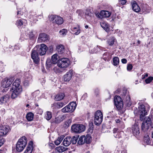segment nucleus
I'll list each match as a JSON object with an SVG mask.
<instances>
[{"instance_id": "nucleus-1", "label": "nucleus", "mask_w": 153, "mask_h": 153, "mask_svg": "<svg viewBox=\"0 0 153 153\" xmlns=\"http://www.w3.org/2000/svg\"><path fill=\"white\" fill-rule=\"evenodd\" d=\"M47 50L46 46L44 44H41L40 46H36L32 50L31 54L32 59L34 62L36 64L39 63V59L38 55H44Z\"/></svg>"}, {"instance_id": "nucleus-2", "label": "nucleus", "mask_w": 153, "mask_h": 153, "mask_svg": "<svg viewBox=\"0 0 153 153\" xmlns=\"http://www.w3.org/2000/svg\"><path fill=\"white\" fill-rule=\"evenodd\" d=\"M27 142V138L25 136H23L19 139L16 144L17 151L18 152H22L26 146Z\"/></svg>"}, {"instance_id": "nucleus-3", "label": "nucleus", "mask_w": 153, "mask_h": 153, "mask_svg": "<svg viewBox=\"0 0 153 153\" xmlns=\"http://www.w3.org/2000/svg\"><path fill=\"white\" fill-rule=\"evenodd\" d=\"M9 127L7 126H0V147L4 143L5 140L1 136H5L8 132Z\"/></svg>"}, {"instance_id": "nucleus-4", "label": "nucleus", "mask_w": 153, "mask_h": 153, "mask_svg": "<svg viewBox=\"0 0 153 153\" xmlns=\"http://www.w3.org/2000/svg\"><path fill=\"white\" fill-rule=\"evenodd\" d=\"M71 64V62L68 59L64 58L59 59L57 65L60 68H65L68 67Z\"/></svg>"}, {"instance_id": "nucleus-5", "label": "nucleus", "mask_w": 153, "mask_h": 153, "mask_svg": "<svg viewBox=\"0 0 153 153\" xmlns=\"http://www.w3.org/2000/svg\"><path fill=\"white\" fill-rule=\"evenodd\" d=\"M103 115L102 112L100 110H97L95 113L94 116V124L97 126L100 124L102 122Z\"/></svg>"}, {"instance_id": "nucleus-6", "label": "nucleus", "mask_w": 153, "mask_h": 153, "mask_svg": "<svg viewBox=\"0 0 153 153\" xmlns=\"http://www.w3.org/2000/svg\"><path fill=\"white\" fill-rule=\"evenodd\" d=\"M76 106V102H72L62 109V111L63 113L73 112L75 110Z\"/></svg>"}, {"instance_id": "nucleus-7", "label": "nucleus", "mask_w": 153, "mask_h": 153, "mask_svg": "<svg viewBox=\"0 0 153 153\" xmlns=\"http://www.w3.org/2000/svg\"><path fill=\"white\" fill-rule=\"evenodd\" d=\"M138 110L137 111L134 110V114H139L140 115V120H143L144 117L147 114V111L146 110L145 106L144 105H142L138 107Z\"/></svg>"}, {"instance_id": "nucleus-8", "label": "nucleus", "mask_w": 153, "mask_h": 153, "mask_svg": "<svg viewBox=\"0 0 153 153\" xmlns=\"http://www.w3.org/2000/svg\"><path fill=\"white\" fill-rule=\"evenodd\" d=\"M71 129L74 132L80 133L84 131L85 127L83 125L76 124L73 125L71 126Z\"/></svg>"}, {"instance_id": "nucleus-9", "label": "nucleus", "mask_w": 153, "mask_h": 153, "mask_svg": "<svg viewBox=\"0 0 153 153\" xmlns=\"http://www.w3.org/2000/svg\"><path fill=\"white\" fill-rule=\"evenodd\" d=\"M50 20L54 24L58 25L62 24L63 22L62 18L60 16L56 15H51L50 17Z\"/></svg>"}, {"instance_id": "nucleus-10", "label": "nucleus", "mask_w": 153, "mask_h": 153, "mask_svg": "<svg viewBox=\"0 0 153 153\" xmlns=\"http://www.w3.org/2000/svg\"><path fill=\"white\" fill-rule=\"evenodd\" d=\"M114 101L117 108L119 110H121L123 106V103L121 98L119 96H116L114 97Z\"/></svg>"}, {"instance_id": "nucleus-11", "label": "nucleus", "mask_w": 153, "mask_h": 153, "mask_svg": "<svg viewBox=\"0 0 153 153\" xmlns=\"http://www.w3.org/2000/svg\"><path fill=\"white\" fill-rule=\"evenodd\" d=\"M13 82L12 79L5 78L1 82V86L3 88H7L10 86Z\"/></svg>"}, {"instance_id": "nucleus-12", "label": "nucleus", "mask_w": 153, "mask_h": 153, "mask_svg": "<svg viewBox=\"0 0 153 153\" xmlns=\"http://www.w3.org/2000/svg\"><path fill=\"white\" fill-rule=\"evenodd\" d=\"M151 123V120L149 118H148L146 120L143 122L142 124V129L145 131L149 129Z\"/></svg>"}, {"instance_id": "nucleus-13", "label": "nucleus", "mask_w": 153, "mask_h": 153, "mask_svg": "<svg viewBox=\"0 0 153 153\" xmlns=\"http://www.w3.org/2000/svg\"><path fill=\"white\" fill-rule=\"evenodd\" d=\"M13 90L12 94L11 95V98L13 99H14L16 98L22 91V88L20 87L18 88H12Z\"/></svg>"}, {"instance_id": "nucleus-14", "label": "nucleus", "mask_w": 153, "mask_h": 153, "mask_svg": "<svg viewBox=\"0 0 153 153\" xmlns=\"http://www.w3.org/2000/svg\"><path fill=\"white\" fill-rule=\"evenodd\" d=\"M73 71L70 70L66 73L64 76V80L65 81L68 82L71 79L73 76Z\"/></svg>"}, {"instance_id": "nucleus-15", "label": "nucleus", "mask_w": 153, "mask_h": 153, "mask_svg": "<svg viewBox=\"0 0 153 153\" xmlns=\"http://www.w3.org/2000/svg\"><path fill=\"white\" fill-rule=\"evenodd\" d=\"M124 104L128 107H130L132 103L130 100V97L128 94L125 95L124 97Z\"/></svg>"}, {"instance_id": "nucleus-16", "label": "nucleus", "mask_w": 153, "mask_h": 153, "mask_svg": "<svg viewBox=\"0 0 153 153\" xmlns=\"http://www.w3.org/2000/svg\"><path fill=\"white\" fill-rule=\"evenodd\" d=\"M48 39V36L45 33H42L39 35L38 41L39 42H44L47 41Z\"/></svg>"}, {"instance_id": "nucleus-17", "label": "nucleus", "mask_w": 153, "mask_h": 153, "mask_svg": "<svg viewBox=\"0 0 153 153\" xmlns=\"http://www.w3.org/2000/svg\"><path fill=\"white\" fill-rule=\"evenodd\" d=\"M132 9L134 11L138 13L140 11L141 9L137 3L135 1H133L131 2Z\"/></svg>"}, {"instance_id": "nucleus-18", "label": "nucleus", "mask_w": 153, "mask_h": 153, "mask_svg": "<svg viewBox=\"0 0 153 153\" xmlns=\"http://www.w3.org/2000/svg\"><path fill=\"white\" fill-rule=\"evenodd\" d=\"M27 23V21L25 19H22L17 20L16 22V24L19 27L25 26Z\"/></svg>"}, {"instance_id": "nucleus-19", "label": "nucleus", "mask_w": 153, "mask_h": 153, "mask_svg": "<svg viewBox=\"0 0 153 153\" xmlns=\"http://www.w3.org/2000/svg\"><path fill=\"white\" fill-rule=\"evenodd\" d=\"M132 131L133 134L135 136H138L140 133L139 127L137 125L133 126L132 128Z\"/></svg>"}, {"instance_id": "nucleus-20", "label": "nucleus", "mask_w": 153, "mask_h": 153, "mask_svg": "<svg viewBox=\"0 0 153 153\" xmlns=\"http://www.w3.org/2000/svg\"><path fill=\"white\" fill-rule=\"evenodd\" d=\"M150 7L148 5L146 4H144L142 6L141 10L143 13L144 14H146L150 12Z\"/></svg>"}, {"instance_id": "nucleus-21", "label": "nucleus", "mask_w": 153, "mask_h": 153, "mask_svg": "<svg viewBox=\"0 0 153 153\" xmlns=\"http://www.w3.org/2000/svg\"><path fill=\"white\" fill-rule=\"evenodd\" d=\"M71 138L69 136H68L65 138L63 141V144L65 146H69L71 143Z\"/></svg>"}, {"instance_id": "nucleus-22", "label": "nucleus", "mask_w": 153, "mask_h": 153, "mask_svg": "<svg viewBox=\"0 0 153 153\" xmlns=\"http://www.w3.org/2000/svg\"><path fill=\"white\" fill-rule=\"evenodd\" d=\"M101 16L100 17L102 18V17H108L111 15V13L108 11L103 10L101 11L100 13Z\"/></svg>"}, {"instance_id": "nucleus-23", "label": "nucleus", "mask_w": 153, "mask_h": 153, "mask_svg": "<svg viewBox=\"0 0 153 153\" xmlns=\"http://www.w3.org/2000/svg\"><path fill=\"white\" fill-rule=\"evenodd\" d=\"M20 81L19 79H16L15 81L14 82L13 84V87L12 88H18L20 87L21 88H22V87L20 85Z\"/></svg>"}, {"instance_id": "nucleus-24", "label": "nucleus", "mask_w": 153, "mask_h": 153, "mask_svg": "<svg viewBox=\"0 0 153 153\" xmlns=\"http://www.w3.org/2000/svg\"><path fill=\"white\" fill-rule=\"evenodd\" d=\"M33 143L31 141L30 142L25 150L24 153H31L33 149Z\"/></svg>"}, {"instance_id": "nucleus-25", "label": "nucleus", "mask_w": 153, "mask_h": 153, "mask_svg": "<svg viewBox=\"0 0 153 153\" xmlns=\"http://www.w3.org/2000/svg\"><path fill=\"white\" fill-rule=\"evenodd\" d=\"M9 96L8 95H6L3 96L0 99V104L4 103L8 101Z\"/></svg>"}, {"instance_id": "nucleus-26", "label": "nucleus", "mask_w": 153, "mask_h": 153, "mask_svg": "<svg viewBox=\"0 0 153 153\" xmlns=\"http://www.w3.org/2000/svg\"><path fill=\"white\" fill-rule=\"evenodd\" d=\"M116 41V39L114 37L111 36L107 40V42L108 45L111 46H112Z\"/></svg>"}, {"instance_id": "nucleus-27", "label": "nucleus", "mask_w": 153, "mask_h": 153, "mask_svg": "<svg viewBox=\"0 0 153 153\" xmlns=\"http://www.w3.org/2000/svg\"><path fill=\"white\" fill-rule=\"evenodd\" d=\"M65 94L63 93H59L57 94L55 97V100L56 101L60 100L63 99Z\"/></svg>"}, {"instance_id": "nucleus-28", "label": "nucleus", "mask_w": 153, "mask_h": 153, "mask_svg": "<svg viewBox=\"0 0 153 153\" xmlns=\"http://www.w3.org/2000/svg\"><path fill=\"white\" fill-rule=\"evenodd\" d=\"M65 49L63 45H59L57 47L56 50L59 54L62 53L65 51Z\"/></svg>"}, {"instance_id": "nucleus-29", "label": "nucleus", "mask_w": 153, "mask_h": 153, "mask_svg": "<svg viewBox=\"0 0 153 153\" xmlns=\"http://www.w3.org/2000/svg\"><path fill=\"white\" fill-rule=\"evenodd\" d=\"M34 114L31 112L27 113L26 116V118L29 121H31L33 120V118Z\"/></svg>"}, {"instance_id": "nucleus-30", "label": "nucleus", "mask_w": 153, "mask_h": 153, "mask_svg": "<svg viewBox=\"0 0 153 153\" xmlns=\"http://www.w3.org/2000/svg\"><path fill=\"white\" fill-rule=\"evenodd\" d=\"M101 26L106 31L108 32L109 31V25L106 22H101Z\"/></svg>"}, {"instance_id": "nucleus-31", "label": "nucleus", "mask_w": 153, "mask_h": 153, "mask_svg": "<svg viewBox=\"0 0 153 153\" xmlns=\"http://www.w3.org/2000/svg\"><path fill=\"white\" fill-rule=\"evenodd\" d=\"M71 30L73 32V33L76 35L79 34L80 33V28L78 27H73L71 28Z\"/></svg>"}, {"instance_id": "nucleus-32", "label": "nucleus", "mask_w": 153, "mask_h": 153, "mask_svg": "<svg viewBox=\"0 0 153 153\" xmlns=\"http://www.w3.org/2000/svg\"><path fill=\"white\" fill-rule=\"evenodd\" d=\"M85 136H81L79 138L78 141V144L79 145H82L85 143Z\"/></svg>"}, {"instance_id": "nucleus-33", "label": "nucleus", "mask_w": 153, "mask_h": 153, "mask_svg": "<svg viewBox=\"0 0 153 153\" xmlns=\"http://www.w3.org/2000/svg\"><path fill=\"white\" fill-rule=\"evenodd\" d=\"M64 118V116L63 115H59L55 118L54 122L56 123H59L62 121Z\"/></svg>"}, {"instance_id": "nucleus-34", "label": "nucleus", "mask_w": 153, "mask_h": 153, "mask_svg": "<svg viewBox=\"0 0 153 153\" xmlns=\"http://www.w3.org/2000/svg\"><path fill=\"white\" fill-rule=\"evenodd\" d=\"M56 151L59 153L62 152L66 150V148L63 146H59L55 148Z\"/></svg>"}, {"instance_id": "nucleus-35", "label": "nucleus", "mask_w": 153, "mask_h": 153, "mask_svg": "<svg viewBox=\"0 0 153 153\" xmlns=\"http://www.w3.org/2000/svg\"><path fill=\"white\" fill-rule=\"evenodd\" d=\"M103 57L105 60L109 59L111 58L110 53L108 52L104 53L103 55Z\"/></svg>"}, {"instance_id": "nucleus-36", "label": "nucleus", "mask_w": 153, "mask_h": 153, "mask_svg": "<svg viewBox=\"0 0 153 153\" xmlns=\"http://www.w3.org/2000/svg\"><path fill=\"white\" fill-rule=\"evenodd\" d=\"M57 56H58L57 54H55L52 56L51 60L53 64H56L57 62L58 61Z\"/></svg>"}, {"instance_id": "nucleus-37", "label": "nucleus", "mask_w": 153, "mask_h": 153, "mask_svg": "<svg viewBox=\"0 0 153 153\" xmlns=\"http://www.w3.org/2000/svg\"><path fill=\"white\" fill-rule=\"evenodd\" d=\"M63 139V136L59 137L57 139L54 141V143L56 145H58L61 142Z\"/></svg>"}, {"instance_id": "nucleus-38", "label": "nucleus", "mask_w": 153, "mask_h": 153, "mask_svg": "<svg viewBox=\"0 0 153 153\" xmlns=\"http://www.w3.org/2000/svg\"><path fill=\"white\" fill-rule=\"evenodd\" d=\"M113 62L114 63V66H117L118 65L119 63V59L118 57H115L113 58Z\"/></svg>"}, {"instance_id": "nucleus-39", "label": "nucleus", "mask_w": 153, "mask_h": 153, "mask_svg": "<svg viewBox=\"0 0 153 153\" xmlns=\"http://www.w3.org/2000/svg\"><path fill=\"white\" fill-rule=\"evenodd\" d=\"M52 117V115L51 112L50 111H47L45 117L46 119L49 120L51 119Z\"/></svg>"}, {"instance_id": "nucleus-40", "label": "nucleus", "mask_w": 153, "mask_h": 153, "mask_svg": "<svg viewBox=\"0 0 153 153\" xmlns=\"http://www.w3.org/2000/svg\"><path fill=\"white\" fill-rule=\"evenodd\" d=\"M85 143H89L91 140V137L90 135L88 134L85 136Z\"/></svg>"}, {"instance_id": "nucleus-41", "label": "nucleus", "mask_w": 153, "mask_h": 153, "mask_svg": "<svg viewBox=\"0 0 153 153\" xmlns=\"http://www.w3.org/2000/svg\"><path fill=\"white\" fill-rule=\"evenodd\" d=\"M35 15H36V14H35L33 13H31V14H30V19L31 21H32L33 20L34 21L35 19H36V16Z\"/></svg>"}, {"instance_id": "nucleus-42", "label": "nucleus", "mask_w": 153, "mask_h": 153, "mask_svg": "<svg viewBox=\"0 0 153 153\" xmlns=\"http://www.w3.org/2000/svg\"><path fill=\"white\" fill-rule=\"evenodd\" d=\"M78 138V136H75L73 137L72 138H71V142L73 144H75L77 142V140Z\"/></svg>"}, {"instance_id": "nucleus-43", "label": "nucleus", "mask_w": 153, "mask_h": 153, "mask_svg": "<svg viewBox=\"0 0 153 153\" xmlns=\"http://www.w3.org/2000/svg\"><path fill=\"white\" fill-rule=\"evenodd\" d=\"M59 68L60 67H59L58 66L55 67L53 68V70L56 73H60L62 71Z\"/></svg>"}, {"instance_id": "nucleus-44", "label": "nucleus", "mask_w": 153, "mask_h": 153, "mask_svg": "<svg viewBox=\"0 0 153 153\" xmlns=\"http://www.w3.org/2000/svg\"><path fill=\"white\" fill-rule=\"evenodd\" d=\"M100 48V47H99L97 46V47L94 48L93 49V50H91V51H90V52L91 53H97L99 51Z\"/></svg>"}, {"instance_id": "nucleus-45", "label": "nucleus", "mask_w": 153, "mask_h": 153, "mask_svg": "<svg viewBox=\"0 0 153 153\" xmlns=\"http://www.w3.org/2000/svg\"><path fill=\"white\" fill-rule=\"evenodd\" d=\"M67 32V30L66 29H63L60 30L59 31V33L60 35L64 36L66 34Z\"/></svg>"}, {"instance_id": "nucleus-46", "label": "nucleus", "mask_w": 153, "mask_h": 153, "mask_svg": "<svg viewBox=\"0 0 153 153\" xmlns=\"http://www.w3.org/2000/svg\"><path fill=\"white\" fill-rule=\"evenodd\" d=\"M153 79V77L149 76L147 79H145V81L146 84L150 83Z\"/></svg>"}, {"instance_id": "nucleus-47", "label": "nucleus", "mask_w": 153, "mask_h": 153, "mask_svg": "<svg viewBox=\"0 0 153 153\" xmlns=\"http://www.w3.org/2000/svg\"><path fill=\"white\" fill-rule=\"evenodd\" d=\"M144 141L147 144H149L150 143V140L148 136L145 137Z\"/></svg>"}, {"instance_id": "nucleus-48", "label": "nucleus", "mask_w": 153, "mask_h": 153, "mask_svg": "<svg viewBox=\"0 0 153 153\" xmlns=\"http://www.w3.org/2000/svg\"><path fill=\"white\" fill-rule=\"evenodd\" d=\"M57 104L58 105V108H60L62 107L63 105H65V104L61 102H57Z\"/></svg>"}, {"instance_id": "nucleus-49", "label": "nucleus", "mask_w": 153, "mask_h": 153, "mask_svg": "<svg viewBox=\"0 0 153 153\" xmlns=\"http://www.w3.org/2000/svg\"><path fill=\"white\" fill-rule=\"evenodd\" d=\"M51 106L53 108V109H58V105L57 102H55L52 104Z\"/></svg>"}, {"instance_id": "nucleus-50", "label": "nucleus", "mask_w": 153, "mask_h": 153, "mask_svg": "<svg viewBox=\"0 0 153 153\" xmlns=\"http://www.w3.org/2000/svg\"><path fill=\"white\" fill-rule=\"evenodd\" d=\"M71 120L70 119H69L66 121L65 124L66 126H68L71 124Z\"/></svg>"}, {"instance_id": "nucleus-51", "label": "nucleus", "mask_w": 153, "mask_h": 153, "mask_svg": "<svg viewBox=\"0 0 153 153\" xmlns=\"http://www.w3.org/2000/svg\"><path fill=\"white\" fill-rule=\"evenodd\" d=\"M133 66L131 64L128 65L127 66V70L128 71H130L132 69Z\"/></svg>"}, {"instance_id": "nucleus-52", "label": "nucleus", "mask_w": 153, "mask_h": 153, "mask_svg": "<svg viewBox=\"0 0 153 153\" xmlns=\"http://www.w3.org/2000/svg\"><path fill=\"white\" fill-rule=\"evenodd\" d=\"M51 62H50V60H47L46 62V65L48 67L50 68L51 66Z\"/></svg>"}, {"instance_id": "nucleus-53", "label": "nucleus", "mask_w": 153, "mask_h": 153, "mask_svg": "<svg viewBox=\"0 0 153 153\" xmlns=\"http://www.w3.org/2000/svg\"><path fill=\"white\" fill-rule=\"evenodd\" d=\"M34 35L33 31H30L29 34V36L30 38H33L34 36Z\"/></svg>"}, {"instance_id": "nucleus-54", "label": "nucleus", "mask_w": 153, "mask_h": 153, "mask_svg": "<svg viewBox=\"0 0 153 153\" xmlns=\"http://www.w3.org/2000/svg\"><path fill=\"white\" fill-rule=\"evenodd\" d=\"M23 13L21 11H18L17 12V17L18 18H20L21 16L22 15Z\"/></svg>"}, {"instance_id": "nucleus-55", "label": "nucleus", "mask_w": 153, "mask_h": 153, "mask_svg": "<svg viewBox=\"0 0 153 153\" xmlns=\"http://www.w3.org/2000/svg\"><path fill=\"white\" fill-rule=\"evenodd\" d=\"M119 2L122 4H125L126 2V0H120Z\"/></svg>"}, {"instance_id": "nucleus-56", "label": "nucleus", "mask_w": 153, "mask_h": 153, "mask_svg": "<svg viewBox=\"0 0 153 153\" xmlns=\"http://www.w3.org/2000/svg\"><path fill=\"white\" fill-rule=\"evenodd\" d=\"M121 62L123 64H126L127 62V60L125 59H121Z\"/></svg>"}, {"instance_id": "nucleus-57", "label": "nucleus", "mask_w": 153, "mask_h": 153, "mask_svg": "<svg viewBox=\"0 0 153 153\" xmlns=\"http://www.w3.org/2000/svg\"><path fill=\"white\" fill-rule=\"evenodd\" d=\"M49 146L51 147V148H53L54 147V144L52 143H50L48 144Z\"/></svg>"}, {"instance_id": "nucleus-58", "label": "nucleus", "mask_w": 153, "mask_h": 153, "mask_svg": "<svg viewBox=\"0 0 153 153\" xmlns=\"http://www.w3.org/2000/svg\"><path fill=\"white\" fill-rule=\"evenodd\" d=\"M118 130V129L117 128H114L113 130V133L114 134H115V133H116L117 131Z\"/></svg>"}, {"instance_id": "nucleus-59", "label": "nucleus", "mask_w": 153, "mask_h": 153, "mask_svg": "<svg viewBox=\"0 0 153 153\" xmlns=\"http://www.w3.org/2000/svg\"><path fill=\"white\" fill-rule=\"evenodd\" d=\"M29 82L28 81H25L24 82V84L25 85L27 86L28 85Z\"/></svg>"}, {"instance_id": "nucleus-60", "label": "nucleus", "mask_w": 153, "mask_h": 153, "mask_svg": "<svg viewBox=\"0 0 153 153\" xmlns=\"http://www.w3.org/2000/svg\"><path fill=\"white\" fill-rule=\"evenodd\" d=\"M87 97V93H85L84 95L82 97V98L84 97L83 99H85V98Z\"/></svg>"}, {"instance_id": "nucleus-61", "label": "nucleus", "mask_w": 153, "mask_h": 153, "mask_svg": "<svg viewBox=\"0 0 153 153\" xmlns=\"http://www.w3.org/2000/svg\"><path fill=\"white\" fill-rule=\"evenodd\" d=\"M19 45H15L14 46V49L16 50L19 49Z\"/></svg>"}, {"instance_id": "nucleus-62", "label": "nucleus", "mask_w": 153, "mask_h": 153, "mask_svg": "<svg viewBox=\"0 0 153 153\" xmlns=\"http://www.w3.org/2000/svg\"><path fill=\"white\" fill-rule=\"evenodd\" d=\"M118 134V136H117V134L116 135V136H115L114 137H115L120 138V136H119V134H120V133L117 132V134Z\"/></svg>"}, {"instance_id": "nucleus-63", "label": "nucleus", "mask_w": 153, "mask_h": 153, "mask_svg": "<svg viewBox=\"0 0 153 153\" xmlns=\"http://www.w3.org/2000/svg\"><path fill=\"white\" fill-rule=\"evenodd\" d=\"M116 122L117 123H119L120 122V120L119 119H117L115 120Z\"/></svg>"}, {"instance_id": "nucleus-64", "label": "nucleus", "mask_w": 153, "mask_h": 153, "mask_svg": "<svg viewBox=\"0 0 153 153\" xmlns=\"http://www.w3.org/2000/svg\"><path fill=\"white\" fill-rule=\"evenodd\" d=\"M88 25H86L85 26V28L86 29H87L88 28Z\"/></svg>"}]
</instances>
